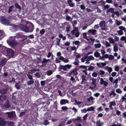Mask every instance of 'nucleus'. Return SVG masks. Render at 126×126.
<instances>
[{
    "label": "nucleus",
    "mask_w": 126,
    "mask_h": 126,
    "mask_svg": "<svg viewBox=\"0 0 126 126\" xmlns=\"http://www.w3.org/2000/svg\"><path fill=\"white\" fill-rule=\"evenodd\" d=\"M0 22L1 24L6 26L10 25L9 20L5 16H2L0 18Z\"/></svg>",
    "instance_id": "f257e3e1"
},
{
    "label": "nucleus",
    "mask_w": 126,
    "mask_h": 126,
    "mask_svg": "<svg viewBox=\"0 0 126 126\" xmlns=\"http://www.w3.org/2000/svg\"><path fill=\"white\" fill-rule=\"evenodd\" d=\"M8 42L12 47H14L18 44L17 42L16 41L15 38L12 36L10 37Z\"/></svg>",
    "instance_id": "f03ea898"
},
{
    "label": "nucleus",
    "mask_w": 126,
    "mask_h": 126,
    "mask_svg": "<svg viewBox=\"0 0 126 126\" xmlns=\"http://www.w3.org/2000/svg\"><path fill=\"white\" fill-rule=\"evenodd\" d=\"M71 33L72 35H75V37H78L80 33L79 32V30L78 27H75L74 29L71 31Z\"/></svg>",
    "instance_id": "7ed1b4c3"
},
{
    "label": "nucleus",
    "mask_w": 126,
    "mask_h": 126,
    "mask_svg": "<svg viewBox=\"0 0 126 126\" xmlns=\"http://www.w3.org/2000/svg\"><path fill=\"white\" fill-rule=\"evenodd\" d=\"M78 70V69L76 67H75L73 69H72L69 72V76H71L72 75V74L73 76H76L78 75V74L77 72Z\"/></svg>",
    "instance_id": "20e7f679"
},
{
    "label": "nucleus",
    "mask_w": 126,
    "mask_h": 126,
    "mask_svg": "<svg viewBox=\"0 0 126 126\" xmlns=\"http://www.w3.org/2000/svg\"><path fill=\"white\" fill-rule=\"evenodd\" d=\"M97 30L95 29H91L89 30L87 32V34L89 35H94L97 33Z\"/></svg>",
    "instance_id": "39448f33"
},
{
    "label": "nucleus",
    "mask_w": 126,
    "mask_h": 126,
    "mask_svg": "<svg viewBox=\"0 0 126 126\" xmlns=\"http://www.w3.org/2000/svg\"><path fill=\"white\" fill-rule=\"evenodd\" d=\"M8 117L10 119L13 118L15 115H16L15 111H12V112H7V113Z\"/></svg>",
    "instance_id": "423d86ee"
},
{
    "label": "nucleus",
    "mask_w": 126,
    "mask_h": 126,
    "mask_svg": "<svg viewBox=\"0 0 126 126\" xmlns=\"http://www.w3.org/2000/svg\"><path fill=\"white\" fill-rule=\"evenodd\" d=\"M20 27V28L22 31L26 32H29V28L28 27L24 25H22Z\"/></svg>",
    "instance_id": "0eeeda50"
},
{
    "label": "nucleus",
    "mask_w": 126,
    "mask_h": 126,
    "mask_svg": "<svg viewBox=\"0 0 126 126\" xmlns=\"http://www.w3.org/2000/svg\"><path fill=\"white\" fill-rule=\"evenodd\" d=\"M6 52L8 55L12 57L14 56V51L11 49H7L6 51Z\"/></svg>",
    "instance_id": "6e6552de"
},
{
    "label": "nucleus",
    "mask_w": 126,
    "mask_h": 126,
    "mask_svg": "<svg viewBox=\"0 0 126 126\" xmlns=\"http://www.w3.org/2000/svg\"><path fill=\"white\" fill-rule=\"evenodd\" d=\"M6 121L4 118L0 117V126H5Z\"/></svg>",
    "instance_id": "1a4fd4ad"
},
{
    "label": "nucleus",
    "mask_w": 126,
    "mask_h": 126,
    "mask_svg": "<svg viewBox=\"0 0 126 126\" xmlns=\"http://www.w3.org/2000/svg\"><path fill=\"white\" fill-rule=\"evenodd\" d=\"M96 64L99 67L101 68H102L103 67L105 66L106 65V63H103L100 62L97 63Z\"/></svg>",
    "instance_id": "9d476101"
},
{
    "label": "nucleus",
    "mask_w": 126,
    "mask_h": 126,
    "mask_svg": "<svg viewBox=\"0 0 126 126\" xmlns=\"http://www.w3.org/2000/svg\"><path fill=\"white\" fill-rule=\"evenodd\" d=\"M67 2L69 6L71 7H73L75 6V4L71 0H67Z\"/></svg>",
    "instance_id": "9b49d317"
},
{
    "label": "nucleus",
    "mask_w": 126,
    "mask_h": 126,
    "mask_svg": "<svg viewBox=\"0 0 126 126\" xmlns=\"http://www.w3.org/2000/svg\"><path fill=\"white\" fill-rule=\"evenodd\" d=\"M49 61H50V60H46L45 58H44L43 59V61L42 62V66H43L45 65H46L47 63Z\"/></svg>",
    "instance_id": "f8f14e48"
},
{
    "label": "nucleus",
    "mask_w": 126,
    "mask_h": 126,
    "mask_svg": "<svg viewBox=\"0 0 126 126\" xmlns=\"http://www.w3.org/2000/svg\"><path fill=\"white\" fill-rule=\"evenodd\" d=\"M6 96L5 95L2 94L0 96V102H3L6 99Z\"/></svg>",
    "instance_id": "ddd939ff"
},
{
    "label": "nucleus",
    "mask_w": 126,
    "mask_h": 126,
    "mask_svg": "<svg viewBox=\"0 0 126 126\" xmlns=\"http://www.w3.org/2000/svg\"><path fill=\"white\" fill-rule=\"evenodd\" d=\"M105 22L104 21H101L99 23V26L101 28H103L106 27Z\"/></svg>",
    "instance_id": "4468645a"
},
{
    "label": "nucleus",
    "mask_w": 126,
    "mask_h": 126,
    "mask_svg": "<svg viewBox=\"0 0 126 126\" xmlns=\"http://www.w3.org/2000/svg\"><path fill=\"white\" fill-rule=\"evenodd\" d=\"M67 103H68V101L65 99H62L60 101V103L61 105H63L66 104Z\"/></svg>",
    "instance_id": "2eb2a0df"
},
{
    "label": "nucleus",
    "mask_w": 126,
    "mask_h": 126,
    "mask_svg": "<svg viewBox=\"0 0 126 126\" xmlns=\"http://www.w3.org/2000/svg\"><path fill=\"white\" fill-rule=\"evenodd\" d=\"M28 37V36L22 34L21 37L22 39L21 40L20 42H24V41Z\"/></svg>",
    "instance_id": "dca6fc26"
},
{
    "label": "nucleus",
    "mask_w": 126,
    "mask_h": 126,
    "mask_svg": "<svg viewBox=\"0 0 126 126\" xmlns=\"http://www.w3.org/2000/svg\"><path fill=\"white\" fill-rule=\"evenodd\" d=\"M7 89L6 88H2L0 90V93L2 94H6L7 92Z\"/></svg>",
    "instance_id": "f3484780"
},
{
    "label": "nucleus",
    "mask_w": 126,
    "mask_h": 126,
    "mask_svg": "<svg viewBox=\"0 0 126 126\" xmlns=\"http://www.w3.org/2000/svg\"><path fill=\"white\" fill-rule=\"evenodd\" d=\"M71 65L67 64L64 65V68H65V71H66L67 70V69H70L72 67Z\"/></svg>",
    "instance_id": "a211bd4d"
},
{
    "label": "nucleus",
    "mask_w": 126,
    "mask_h": 126,
    "mask_svg": "<svg viewBox=\"0 0 126 126\" xmlns=\"http://www.w3.org/2000/svg\"><path fill=\"white\" fill-rule=\"evenodd\" d=\"M34 29V26L33 24L30 26L29 28V32H32Z\"/></svg>",
    "instance_id": "6ab92c4d"
},
{
    "label": "nucleus",
    "mask_w": 126,
    "mask_h": 126,
    "mask_svg": "<svg viewBox=\"0 0 126 126\" xmlns=\"http://www.w3.org/2000/svg\"><path fill=\"white\" fill-rule=\"evenodd\" d=\"M4 106L6 108L9 109L10 107L9 102L7 100V101L5 103Z\"/></svg>",
    "instance_id": "aec40b11"
},
{
    "label": "nucleus",
    "mask_w": 126,
    "mask_h": 126,
    "mask_svg": "<svg viewBox=\"0 0 126 126\" xmlns=\"http://www.w3.org/2000/svg\"><path fill=\"white\" fill-rule=\"evenodd\" d=\"M6 64V62L5 59H3L0 61V65L4 66Z\"/></svg>",
    "instance_id": "412c9836"
},
{
    "label": "nucleus",
    "mask_w": 126,
    "mask_h": 126,
    "mask_svg": "<svg viewBox=\"0 0 126 126\" xmlns=\"http://www.w3.org/2000/svg\"><path fill=\"white\" fill-rule=\"evenodd\" d=\"M61 40L60 38H56V40L55 42V44L59 46H60V43Z\"/></svg>",
    "instance_id": "4be33fe9"
},
{
    "label": "nucleus",
    "mask_w": 126,
    "mask_h": 126,
    "mask_svg": "<svg viewBox=\"0 0 126 126\" xmlns=\"http://www.w3.org/2000/svg\"><path fill=\"white\" fill-rule=\"evenodd\" d=\"M94 55L95 57L98 58L100 57V54L98 51H96L94 53Z\"/></svg>",
    "instance_id": "5701e85b"
},
{
    "label": "nucleus",
    "mask_w": 126,
    "mask_h": 126,
    "mask_svg": "<svg viewBox=\"0 0 126 126\" xmlns=\"http://www.w3.org/2000/svg\"><path fill=\"white\" fill-rule=\"evenodd\" d=\"M96 123L97 126H102L103 124L102 123H101V122L100 120H99L97 121Z\"/></svg>",
    "instance_id": "b1692460"
},
{
    "label": "nucleus",
    "mask_w": 126,
    "mask_h": 126,
    "mask_svg": "<svg viewBox=\"0 0 126 126\" xmlns=\"http://www.w3.org/2000/svg\"><path fill=\"white\" fill-rule=\"evenodd\" d=\"M79 61L77 58H75V61L73 63V64L76 65H79Z\"/></svg>",
    "instance_id": "393cba45"
},
{
    "label": "nucleus",
    "mask_w": 126,
    "mask_h": 126,
    "mask_svg": "<svg viewBox=\"0 0 126 126\" xmlns=\"http://www.w3.org/2000/svg\"><path fill=\"white\" fill-rule=\"evenodd\" d=\"M34 83L33 80H30L29 81L27 82V84L28 85H31L32 84Z\"/></svg>",
    "instance_id": "a878e982"
},
{
    "label": "nucleus",
    "mask_w": 126,
    "mask_h": 126,
    "mask_svg": "<svg viewBox=\"0 0 126 126\" xmlns=\"http://www.w3.org/2000/svg\"><path fill=\"white\" fill-rule=\"evenodd\" d=\"M116 94L115 92V90L114 89L113 90V91H111L110 93L109 94V96H111L112 95L114 96H115Z\"/></svg>",
    "instance_id": "bb28decb"
},
{
    "label": "nucleus",
    "mask_w": 126,
    "mask_h": 126,
    "mask_svg": "<svg viewBox=\"0 0 126 126\" xmlns=\"http://www.w3.org/2000/svg\"><path fill=\"white\" fill-rule=\"evenodd\" d=\"M109 12H110L111 13H113L114 12L113 9L112 8H111L109 9L107 11V13H108Z\"/></svg>",
    "instance_id": "cd10ccee"
},
{
    "label": "nucleus",
    "mask_w": 126,
    "mask_h": 126,
    "mask_svg": "<svg viewBox=\"0 0 126 126\" xmlns=\"http://www.w3.org/2000/svg\"><path fill=\"white\" fill-rule=\"evenodd\" d=\"M53 72L51 70H50L47 71L46 73L47 75L50 76L52 74Z\"/></svg>",
    "instance_id": "c85d7f7f"
},
{
    "label": "nucleus",
    "mask_w": 126,
    "mask_h": 126,
    "mask_svg": "<svg viewBox=\"0 0 126 126\" xmlns=\"http://www.w3.org/2000/svg\"><path fill=\"white\" fill-rule=\"evenodd\" d=\"M15 6L17 9H19V10H20L21 9L20 6L17 3H16L15 4Z\"/></svg>",
    "instance_id": "c756f323"
},
{
    "label": "nucleus",
    "mask_w": 126,
    "mask_h": 126,
    "mask_svg": "<svg viewBox=\"0 0 126 126\" xmlns=\"http://www.w3.org/2000/svg\"><path fill=\"white\" fill-rule=\"evenodd\" d=\"M22 34L20 32H19L17 33L16 34V37L17 38H19L20 37H21Z\"/></svg>",
    "instance_id": "7c9ffc66"
},
{
    "label": "nucleus",
    "mask_w": 126,
    "mask_h": 126,
    "mask_svg": "<svg viewBox=\"0 0 126 126\" xmlns=\"http://www.w3.org/2000/svg\"><path fill=\"white\" fill-rule=\"evenodd\" d=\"M95 47L96 48H99L101 46V44L100 43H98L95 44Z\"/></svg>",
    "instance_id": "2f4dec72"
},
{
    "label": "nucleus",
    "mask_w": 126,
    "mask_h": 126,
    "mask_svg": "<svg viewBox=\"0 0 126 126\" xmlns=\"http://www.w3.org/2000/svg\"><path fill=\"white\" fill-rule=\"evenodd\" d=\"M120 101L122 102H126V98H125L124 96H122Z\"/></svg>",
    "instance_id": "473e14b6"
},
{
    "label": "nucleus",
    "mask_w": 126,
    "mask_h": 126,
    "mask_svg": "<svg viewBox=\"0 0 126 126\" xmlns=\"http://www.w3.org/2000/svg\"><path fill=\"white\" fill-rule=\"evenodd\" d=\"M14 5H12L11 6H10L8 9V13H10L12 11V9L13 7H14Z\"/></svg>",
    "instance_id": "72a5a7b5"
},
{
    "label": "nucleus",
    "mask_w": 126,
    "mask_h": 126,
    "mask_svg": "<svg viewBox=\"0 0 126 126\" xmlns=\"http://www.w3.org/2000/svg\"><path fill=\"white\" fill-rule=\"evenodd\" d=\"M109 41L110 43L113 44L114 43V41L113 38L111 37H110L109 38Z\"/></svg>",
    "instance_id": "f704fd0d"
},
{
    "label": "nucleus",
    "mask_w": 126,
    "mask_h": 126,
    "mask_svg": "<svg viewBox=\"0 0 126 126\" xmlns=\"http://www.w3.org/2000/svg\"><path fill=\"white\" fill-rule=\"evenodd\" d=\"M49 122L47 120H45L43 122V124L45 126H47L49 124Z\"/></svg>",
    "instance_id": "c9c22d12"
},
{
    "label": "nucleus",
    "mask_w": 126,
    "mask_h": 126,
    "mask_svg": "<svg viewBox=\"0 0 126 126\" xmlns=\"http://www.w3.org/2000/svg\"><path fill=\"white\" fill-rule=\"evenodd\" d=\"M87 33L86 32H84L83 33V37L85 39H86L87 40H89L88 38L87 37Z\"/></svg>",
    "instance_id": "e433bc0d"
},
{
    "label": "nucleus",
    "mask_w": 126,
    "mask_h": 126,
    "mask_svg": "<svg viewBox=\"0 0 126 126\" xmlns=\"http://www.w3.org/2000/svg\"><path fill=\"white\" fill-rule=\"evenodd\" d=\"M26 114V112L25 111L22 112L20 113L19 115V116L20 117H22L23 116L25 115Z\"/></svg>",
    "instance_id": "4c0bfd02"
},
{
    "label": "nucleus",
    "mask_w": 126,
    "mask_h": 126,
    "mask_svg": "<svg viewBox=\"0 0 126 126\" xmlns=\"http://www.w3.org/2000/svg\"><path fill=\"white\" fill-rule=\"evenodd\" d=\"M92 84L94 85L95 86L96 82V80L94 79V78H93L92 79Z\"/></svg>",
    "instance_id": "58836bf2"
},
{
    "label": "nucleus",
    "mask_w": 126,
    "mask_h": 126,
    "mask_svg": "<svg viewBox=\"0 0 126 126\" xmlns=\"http://www.w3.org/2000/svg\"><path fill=\"white\" fill-rule=\"evenodd\" d=\"M88 66H85L84 65H80L79 66V68H80L82 69H86L87 68V67Z\"/></svg>",
    "instance_id": "ea45409f"
},
{
    "label": "nucleus",
    "mask_w": 126,
    "mask_h": 126,
    "mask_svg": "<svg viewBox=\"0 0 126 126\" xmlns=\"http://www.w3.org/2000/svg\"><path fill=\"white\" fill-rule=\"evenodd\" d=\"M119 28L121 30H124V32H125L126 31V29L124 27H123V26H121L119 27Z\"/></svg>",
    "instance_id": "a19ab883"
},
{
    "label": "nucleus",
    "mask_w": 126,
    "mask_h": 126,
    "mask_svg": "<svg viewBox=\"0 0 126 126\" xmlns=\"http://www.w3.org/2000/svg\"><path fill=\"white\" fill-rule=\"evenodd\" d=\"M59 68L60 70L63 69L64 71L65 70L64 67V65H60L59 67Z\"/></svg>",
    "instance_id": "79ce46f5"
},
{
    "label": "nucleus",
    "mask_w": 126,
    "mask_h": 126,
    "mask_svg": "<svg viewBox=\"0 0 126 126\" xmlns=\"http://www.w3.org/2000/svg\"><path fill=\"white\" fill-rule=\"evenodd\" d=\"M45 32V30L44 29H43L40 31V34L41 35H42L44 34Z\"/></svg>",
    "instance_id": "37998d69"
},
{
    "label": "nucleus",
    "mask_w": 126,
    "mask_h": 126,
    "mask_svg": "<svg viewBox=\"0 0 126 126\" xmlns=\"http://www.w3.org/2000/svg\"><path fill=\"white\" fill-rule=\"evenodd\" d=\"M94 67L91 66L88 67V70L89 71H92L94 69Z\"/></svg>",
    "instance_id": "c03bdc74"
},
{
    "label": "nucleus",
    "mask_w": 126,
    "mask_h": 126,
    "mask_svg": "<svg viewBox=\"0 0 126 126\" xmlns=\"http://www.w3.org/2000/svg\"><path fill=\"white\" fill-rule=\"evenodd\" d=\"M117 32L120 35H122L123 34V32L122 30L118 31Z\"/></svg>",
    "instance_id": "a18cd8bd"
},
{
    "label": "nucleus",
    "mask_w": 126,
    "mask_h": 126,
    "mask_svg": "<svg viewBox=\"0 0 126 126\" xmlns=\"http://www.w3.org/2000/svg\"><path fill=\"white\" fill-rule=\"evenodd\" d=\"M115 70L116 71H118L119 70V67L118 66H116L114 67Z\"/></svg>",
    "instance_id": "49530a36"
},
{
    "label": "nucleus",
    "mask_w": 126,
    "mask_h": 126,
    "mask_svg": "<svg viewBox=\"0 0 126 126\" xmlns=\"http://www.w3.org/2000/svg\"><path fill=\"white\" fill-rule=\"evenodd\" d=\"M116 92L118 94H121L122 92V91L120 89H117L116 90Z\"/></svg>",
    "instance_id": "de8ad7c7"
},
{
    "label": "nucleus",
    "mask_w": 126,
    "mask_h": 126,
    "mask_svg": "<svg viewBox=\"0 0 126 126\" xmlns=\"http://www.w3.org/2000/svg\"><path fill=\"white\" fill-rule=\"evenodd\" d=\"M118 50V47L117 46H114L113 47V50L115 52H116Z\"/></svg>",
    "instance_id": "09e8293b"
},
{
    "label": "nucleus",
    "mask_w": 126,
    "mask_h": 126,
    "mask_svg": "<svg viewBox=\"0 0 126 126\" xmlns=\"http://www.w3.org/2000/svg\"><path fill=\"white\" fill-rule=\"evenodd\" d=\"M114 56L112 55H110L108 57V59L109 60H112L114 58Z\"/></svg>",
    "instance_id": "8fccbe9b"
},
{
    "label": "nucleus",
    "mask_w": 126,
    "mask_h": 126,
    "mask_svg": "<svg viewBox=\"0 0 126 126\" xmlns=\"http://www.w3.org/2000/svg\"><path fill=\"white\" fill-rule=\"evenodd\" d=\"M99 24L95 25L94 27V28L95 29H97L99 27Z\"/></svg>",
    "instance_id": "3c124183"
},
{
    "label": "nucleus",
    "mask_w": 126,
    "mask_h": 126,
    "mask_svg": "<svg viewBox=\"0 0 126 126\" xmlns=\"http://www.w3.org/2000/svg\"><path fill=\"white\" fill-rule=\"evenodd\" d=\"M80 7L81 9L82 10H84L85 8V7L84 5H81L80 6Z\"/></svg>",
    "instance_id": "603ef678"
},
{
    "label": "nucleus",
    "mask_w": 126,
    "mask_h": 126,
    "mask_svg": "<svg viewBox=\"0 0 126 126\" xmlns=\"http://www.w3.org/2000/svg\"><path fill=\"white\" fill-rule=\"evenodd\" d=\"M94 98L92 96H90L89 98L87 99V101L90 102L91 100H93Z\"/></svg>",
    "instance_id": "864d4df0"
},
{
    "label": "nucleus",
    "mask_w": 126,
    "mask_h": 126,
    "mask_svg": "<svg viewBox=\"0 0 126 126\" xmlns=\"http://www.w3.org/2000/svg\"><path fill=\"white\" fill-rule=\"evenodd\" d=\"M106 47H110L111 46L110 44L107 41H106Z\"/></svg>",
    "instance_id": "5fc2aeb1"
},
{
    "label": "nucleus",
    "mask_w": 126,
    "mask_h": 126,
    "mask_svg": "<svg viewBox=\"0 0 126 126\" xmlns=\"http://www.w3.org/2000/svg\"><path fill=\"white\" fill-rule=\"evenodd\" d=\"M106 67H108V71L109 73H110L112 71V69L111 67H109L108 66H107Z\"/></svg>",
    "instance_id": "6e6d98bb"
},
{
    "label": "nucleus",
    "mask_w": 126,
    "mask_h": 126,
    "mask_svg": "<svg viewBox=\"0 0 126 126\" xmlns=\"http://www.w3.org/2000/svg\"><path fill=\"white\" fill-rule=\"evenodd\" d=\"M64 111H66L68 109V108L66 107H63L61 108Z\"/></svg>",
    "instance_id": "4d7b16f0"
},
{
    "label": "nucleus",
    "mask_w": 126,
    "mask_h": 126,
    "mask_svg": "<svg viewBox=\"0 0 126 126\" xmlns=\"http://www.w3.org/2000/svg\"><path fill=\"white\" fill-rule=\"evenodd\" d=\"M15 87L17 89V90H18L20 89V86L18 85V84L16 83V84L15 85Z\"/></svg>",
    "instance_id": "13d9d810"
},
{
    "label": "nucleus",
    "mask_w": 126,
    "mask_h": 126,
    "mask_svg": "<svg viewBox=\"0 0 126 126\" xmlns=\"http://www.w3.org/2000/svg\"><path fill=\"white\" fill-rule=\"evenodd\" d=\"M69 61V60L68 59V58H64L63 62L64 63H67Z\"/></svg>",
    "instance_id": "bf43d9fd"
},
{
    "label": "nucleus",
    "mask_w": 126,
    "mask_h": 126,
    "mask_svg": "<svg viewBox=\"0 0 126 126\" xmlns=\"http://www.w3.org/2000/svg\"><path fill=\"white\" fill-rule=\"evenodd\" d=\"M97 76V74L96 72H94L92 74V76L94 77H96Z\"/></svg>",
    "instance_id": "052dcab7"
},
{
    "label": "nucleus",
    "mask_w": 126,
    "mask_h": 126,
    "mask_svg": "<svg viewBox=\"0 0 126 126\" xmlns=\"http://www.w3.org/2000/svg\"><path fill=\"white\" fill-rule=\"evenodd\" d=\"M70 26H68L66 27V31L67 32H69L70 31Z\"/></svg>",
    "instance_id": "680f3d73"
},
{
    "label": "nucleus",
    "mask_w": 126,
    "mask_h": 126,
    "mask_svg": "<svg viewBox=\"0 0 126 126\" xmlns=\"http://www.w3.org/2000/svg\"><path fill=\"white\" fill-rule=\"evenodd\" d=\"M78 54V55L76 54H75L74 56L76 57V58L79 59L80 57L81 56L79 54Z\"/></svg>",
    "instance_id": "e2e57ef3"
},
{
    "label": "nucleus",
    "mask_w": 126,
    "mask_h": 126,
    "mask_svg": "<svg viewBox=\"0 0 126 126\" xmlns=\"http://www.w3.org/2000/svg\"><path fill=\"white\" fill-rule=\"evenodd\" d=\"M105 81L104 80L103 78H101L100 79V84L101 85L103 84L104 83Z\"/></svg>",
    "instance_id": "0e129e2a"
},
{
    "label": "nucleus",
    "mask_w": 126,
    "mask_h": 126,
    "mask_svg": "<svg viewBox=\"0 0 126 126\" xmlns=\"http://www.w3.org/2000/svg\"><path fill=\"white\" fill-rule=\"evenodd\" d=\"M126 38V37L124 36H122L121 37L120 40V41H124Z\"/></svg>",
    "instance_id": "69168bd1"
},
{
    "label": "nucleus",
    "mask_w": 126,
    "mask_h": 126,
    "mask_svg": "<svg viewBox=\"0 0 126 126\" xmlns=\"http://www.w3.org/2000/svg\"><path fill=\"white\" fill-rule=\"evenodd\" d=\"M88 57L91 60H94V58L92 55H91L89 56Z\"/></svg>",
    "instance_id": "338daca9"
},
{
    "label": "nucleus",
    "mask_w": 126,
    "mask_h": 126,
    "mask_svg": "<svg viewBox=\"0 0 126 126\" xmlns=\"http://www.w3.org/2000/svg\"><path fill=\"white\" fill-rule=\"evenodd\" d=\"M110 105L112 106H114L116 105L115 101H112L110 102Z\"/></svg>",
    "instance_id": "774afa93"
}]
</instances>
